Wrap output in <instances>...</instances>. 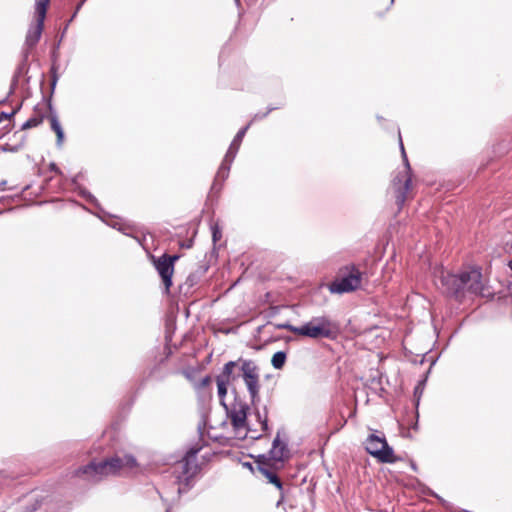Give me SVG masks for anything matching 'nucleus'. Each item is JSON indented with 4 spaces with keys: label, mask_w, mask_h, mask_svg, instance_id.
<instances>
[{
    "label": "nucleus",
    "mask_w": 512,
    "mask_h": 512,
    "mask_svg": "<svg viewBox=\"0 0 512 512\" xmlns=\"http://www.w3.org/2000/svg\"><path fill=\"white\" fill-rule=\"evenodd\" d=\"M436 284L443 293L457 300H461L467 293L485 296L482 273L477 268L464 271L459 275L442 271Z\"/></svg>",
    "instance_id": "1"
},
{
    "label": "nucleus",
    "mask_w": 512,
    "mask_h": 512,
    "mask_svg": "<svg viewBox=\"0 0 512 512\" xmlns=\"http://www.w3.org/2000/svg\"><path fill=\"white\" fill-rule=\"evenodd\" d=\"M236 369L241 372V376L249 392L251 402L255 405L260 400L259 367L253 360L240 358L237 361L227 362L217 378L230 383L239 377V373L235 372Z\"/></svg>",
    "instance_id": "2"
},
{
    "label": "nucleus",
    "mask_w": 512,
    "mask_h": 512,
    "mask_svg": "<svg viewBox=\"0 0 512 512\" xmlns=\"http://www.w3.org/2000/svg\"><path fill=\"white\" fill-rule=\"evenodd\" d=\"M137 465L132 455L114 456L100 462L91 461L89 464L76 470L75 475L84 477L92 482H98L104 477L118 474L124 468H132Z\"/></svg>",
    "instance_id": "3"
},
{
    "label": "nucleus",
    "mask_w": 512,
    "mask_h": 512,
    "mask_svg": "<svg viewBox=\"0 0 512 512\" xmlns=\"http://www.w3.org/2000/svg\"><path fill=\"white\" fill-rule=\"evenodd\" d=\"M296 331L298 336L311 339H333L337 333V326L329 317L317 316L299 326V330Z\"/></svg>",
    "instance_id": "4"
},
{
    "label": "nucleus",
    "mask_w": 512,
    "mask_h": 512,
    "mask_svg": "<svg viewBox=\"0 0 512 512\" xmlns=\"http://www.w3.org/2000/svg\"><path fill=\"white\" fill-rule=\"evenodd\" d=\"M400 149L403 158V162L405 164V169L402 172H399L392 181V186L395 193L396 203L401 208L407 198V193L411 189V167L404 149V145L402 139L400 138Z\"/></svg>",
    "instance_id": "5"
},
{
    "label": "nucleus",
    "mask_w": 512,
    "mask_h": 512,
    "mask_svg": "<svg viewBox=\"0 0 512 512\" xmlns=\"http://www.w3.org/2000/svg\"><path fill=\"white\" fill-rule=\"evenodd\" d=\"M365 450L382 463H395L399 459L394 455V451L388 445L385 437L374 433L367 437L365 441Z\"/></svg>",
    "instance_id": "6"
},
{
    "label": "nucleus",
    "mask_w": 512,
    "mask_h": 512,
    "mask_svg": "<svg viewBox=\"0 0 512 512\" xmlns=\"http://www.w3.org/2000/svg\"><path fill=\"white\" fill-rule=\"evenodd\" d=\"M362 274L355 267H346L342 275L330 285L332 293H348L356 290L361 285Z\"/></svg>",
    "instance_id": "7"
},
{
    "label": "nucleus",
    "mask_w": 512,
    "mask_h": 512,
    "mask_svg": "<svg viewBox=\"0 0 512 512\" xmlns=\"http://www.w3.org/2000/svg\"><path fill=\"white\" fill-rule=\"evenodd\" d=\"M49 1L36 0L35 2L36 23L29 28L25 39V45L28 49H32L41 38Z\"/></svg>",
    "instance_id": "8"
},
{
    "label": "nucleus",
    "mask_w": 512,
    "mask_h": 512,
    "mask_svg": "<svg viewBox=\"0 0 512 512\" xmlns=\"http://www.w3.org/2000/svg\"><path fill=\"white\" fill-rule=\"evenodd\" d=\"M178 259L179 255H168L166 253L158 258L152 256L153 265L163 281L166 293L169 292L172 286L174 264Z\"/></svg>",
    "instance_id": "9"
},
{
    "label": "nucleus",
    "mask_w": 512,
    "mask_h": 512,
    "mask_svg": "<svg viewBox=\"0 0 512 512\" xmlns=\"http://www.w3.org/2000/svg\"><path fill=\"white\" fill-rule=\"evenodd\" d=\"M278 465H270L268 461H266L265 456H259L258 460V470L259 472L267 479V481L276 486V488L280 491L281 499L278 501V505L280 501L283 499V483L281 479L278 477L276 473V469Z\"/></svg>",
    "instance_id": "10"
},
{
    "label": "nucleus",
    "mask_w": 512,
    "mask_h": 512,
    "mask_svg": "<svg viewBox=\"0 0 512 512\" xmlns=\"http://www.w3.org/2000/svg\"><path fill=\"white\" fill-rule=\"evenodd\" d=\"M201 446L196 445L191 447L183 457L181 461H179L175 467V469L181 470V473L183 476H185L187 479L192 477L197 470V463H196V455L201 450Z\"/></svg>",
    "instance_id": "11"
},
{
    "label": "nucleus",
    "mask_w": 512,
    "mask_h": 512,
    "mask_svg": "<svg viewBox=\"0 0 512 512\" xmlns=\"http://www.w3.org/2000/svg\"><path fill=\"white\" fill-rule=\"evenodd\" d=\"M270 459L275 465L282 464L290 456L287 443L280 438V432L278 431L276 437L273 440L272 448L269 451Z\"/></svg>",
    "instance_id": "12"
},
{
    "label": "nucleus",
    "mask_w": 512,
    "mask_h": 512,
    "mask_svg": "<svg viewBox=\"0 0 512 512\" xmlns=\"http://www.w3.org/2000/svg\"><path fill=\"white\" fill-rule=\"evenodd\" d=\"M248 409V405L243 402H235L232 404L228 413L231 424L235 430L244 429L246 427Z\"/></svg>",
    "instance_id": "13"
},
{
    "label": "nucleus",
    "mask_w": 512,
    "mask_h": 512,
    "mask_svg": "<svg viewBox=\"0 0 512 512\" xmlns=\"http://www.w3.org/2000/svg\"><path fill=\"white\" fill-rule=\"evenodd\" d=\"M248 128H249V124L237 132L236 136L234 137V139H233L232 143L230 144V147L226 153V160L230 159V162H232L234 160V158L239 150L242 139L245 136Z\"/></svg>",
    "instance_id": "14"
},
{
    "label": "nucleus",
    "mask_w": 512,
    "mask_h": 512,
    "mask_svg": "<svg viewBox=\"0 0 512 512\" xmlns=\"http://www.w3.org/2000/svg\"><path fill=\"white\" fill-rule=\"evenodd\" d=\"M50 124H51V129L56 133L57 144L60 146L64 139V132H63L61 124L58 120V117L55 113H52L50 115Z\"/></svg>",
    "instance_id": "15"
},
{
    "label": "nucleus",
    "mask_w": 512,
    "mask_h": 512,
    "mask_svg": "<svg viewBox=\"0 0 512 512\" xmlns=\"http://www.w3.org/2000/svg\"><path fill=\"white\" fill-rule=\"evenodd\" d=\"M286 358L287 355L285 352L278 351L273 355L271 359V364L275 369H281L285 364Z\"/></svg>",
    "instance_id": "16"
},
{
    "label": "nucleus",
    "mask_w": 512,
    "mask_h": 512,
    "mask_svg": "<svg viewBox=\"0 0 512 512\" xmlns=\"http://www.w3.org/2000/svg\"><path fill=\"white\" fill-rule=\"evenodd\" d=\"M231 163L232 162H230V159L226 160V156H225L223 162L221 163V165L217 171L215 181H217L219 178L225 179L228 176Z\"/></svg>",
    "instance_id": "17"
},
{
    "label": "nucleus",
    "mask_w": 512,
    "mask_h": 512,
    "mask_svg": "<svg viewBox=\"0 0 512 512\" xmlns=\"http://www.w3.org/2000/svg\"><path fill=\"white\" fill-rule=\"evenodd\" d=\"M216 383H217V389H218V396L221 399V401H223L225 396L227 395V389H228V385L230 383L228 381L222 380L217 377H216Z\"/></svg>",
    "instance_id": "18"
},
{
    "label": "nucleus",
    "mask_w": 512,
    "mask_h": 512,
    "mask_svg": "<svg viewBox=\"0 0 512 512\" xmlns=\"http://www.w3.org/2000/svg\"><path fill=\"white\" fill-rule=\"evenodd\" d=\"M199 275L197 273H191L189 274V276L187 277L185 283L183 284V286H181V289L183 287H187V290L186 292H188L189 289L193 288L195 285L198 284L199 282Z\"/></svg>",
    "instance_id": "19"
},
{
    "label": "nucleus",
    "mask_w": 512,
    "mask_h": 512,
    "mask_svg": "<svg viewBox=\"0 0 512 512\" xmlns=\"http://www.w3.org/2000/svg\"><path fill=\"white\" fill-rule=\"evenodd\" d=\"M256 416H257L259 423L261 424L262 431H267L268 430L267 413L265 412L262 415L259 411H257Z\"/></svg>",
    "instance_id": "20"
},
{
    "label": "nucleus",
    "mask_w": 512,
    "mask_h": 512,
    "mask_svg": "<svg viewBox=\"0 0 512 512\" xmlns=\"http://www.w3.org/2000/svg\"><path fill=\"white\" fill-rule=\"evenodd\" d=\"M41 122H42V119H41V118L33 117V118L28 119V120H27V121L22 125V128H23V129L33 128V127L38 126Z\"/></svg>",
    "instance_id": "21"
},
{
    "label": "nucleus",
    "mask_w": 512,
    "mask_h": 512,
    "mask_svg": "<svg viewBox=\"0 0 512 512\" xmlns=\"http://www.w3.org/2000/svg\"><path fill=\"white\" fill-rule=\"evenodd\" d=\"M276 328L278 329H284V330H288L290 332H292L293 334L297 335V331L296 330H299V327L297 326H293L291 325L290 323L286 322V323H281V324H277L276 325Z\"/></svg>",
    "instance_id": "22"
},
{
    "label": "nucleus",
    "mask_w": 512,
    "mask_h": 512,
    "mask_svg": "<svg viewBox=\"0 0 512 512\" xmlns=\"http://www.w3.org/2000/svg\"><path fill=\"white\" fill-rule=\"evenodd\" d=\"M212 238L214 242H217L221 238V231L217 225L212 226Z\"/></svg>",
    "instance_id": "23"
},
{
    "label": "nucleus",
    "mask_w": 512,
    "mask_h": 512,
    "mask_svg": "<svg viewBox=\"0 0 512 512\" xmlns=\"http://www.w3.org/2000/svg\"><path fill=\"white\" fill-rule=\"evenodd\" d=\"M211 381H212V379L210 376H205L204 378L201 379V381L199 382L197 387L199 389H203V388L209 386Z\"/></svg>",
    "instance_id": "24"
},
{
    "label": "nucleus",
    "mask_w": 512,
    "mask_h": 512,
    "mask_svg": "<svg viewBox=\"0 0 512 512\" xmlns=\"http://www.w3.org/2000/svg\"><path fill=\"white\" fill-rule=\"evenodd\" d=\"M21 149V147L19 146H11L9 144H5L3 147H2V150L4 152H17Z\"/></svg>",
    "instance_id": "25"
},
{
    "label": "nucleus",
    "mask_w": 512,
    "mask_h": 512,
    "mask_svg": "<svg viewBox=\"0 0 512 512\" xmlns=\"http://www.w3.org/2000/svg\"><path fill=\"white\" fill-rule=\"evenodd\" d=\"M273 109H274V108H269V109H268V111H267L266 113L262 114V115L256 114V115L254 116V119H258V118H260V119H261V118L266 117V115H267L269 112H271Z\"/></svg>",
    "instance_id": "26"
},
{
    "label": "nucleus",
    "mask_w": 512,
    "mask_h": 512,
    "mask_svg": "<svg viewBox=\"0 0 512 512\" xmlns=\"http://www.w3.org/2000/svg\"><path fill=\"white\" fill-rule=\"evenodd\" d=\"M50 169H51V171H54V172H56V173H60V170L58 169V167H57V166H56V164H54V163H52V164L50 165Z\"/></svg>",
    "instance_id": "27"
},
{
    "label": "nucleus",
    "mask_w": 512,
    "mask_h": 512,
    "mask_svg": "<svg viewBox=\"0 0 512 512\" xmlns=\"http://www.w3.org/2000/svg\"><path fill=\"white\" fill-rule=\"evenodd\" d=\"M7 184V181L3 180L0 182V189H4V187L6 186Z\"/></svg>",
    "instance_id": "28"
},
{
    "label": "nucleus",
    "mask_w": 512,
    "mask_h": 512,
    "mask_svg": "<svg viewBox=\"0 0 512 512\" xmlns=\"http://www.w3.org/2000/svg\"><path fill=\"white\" fill-rule=\"evenodd\" d=\"M508 266L512 270V259L509 261Z\"/></svg>",
    "instance_id": "29"
}]
</instances>
